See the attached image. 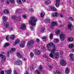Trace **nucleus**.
Masks as SVG:
<instances>
[{"label":"nucleus","instance_id":"nucleus-11","mask_svg":"<svg viewBox=\"0 0 74 74\" xmlns=\"http://www.w3.org/2000/svg\"><path fill=\"white\" fill-rule=\"evenodd\" d=\"M55 33L57 36H59L60 33V31L59 29H56L55 30Z\"/></svg>","mask_w":74,"mask_h":74},{"label":"nucleus","instance_id":"nucleus-13","mask_svg":"<svg viewBox=\"0 0 74 74\" xmlns=\"http://www.w3.org/2000/svg\"><path fill=\"white\" fill-rule=\"evenodd\" d=\"M58 25V23L56 21H53L51 23V25L52 26H57Z\"/></svg>","mask_w":74,"mask_h":74},{"label":"nucleus","instance_id":"nucleus-55","mask_svg":"<svg viewBox=\"0 0 74 74\" xmlns=\"http://www.w3.org/2000/svg\"><path fill=\"white\" fill-rule=\"evenodd\" d=\"M60 0H56V3H60Z\"/></svg>","mask_w":74,"mask_h":74},{"label":"nucleus","instance_id":"nucleus-3","mask_svg":"<svg viewBox=\"0 0 74 74\" xmlns=\"http://www.w3.org/2000/svg\"><path fill=\"white\" fill-rule=\"evenodd\" d=\"M34 40H30L27 42V46L28 47H30L34 45Z\"/></svg>","mask_w":74,"mask_h":74},{"label":"nucleus","instance_id":"nucleus-12","mask_svg":"<svg viewBox=\"0 0 74 74\" xmlns=\"http://www.w3.org/2000/svg\"><path fill=\"white\" fill-rule=\"evenodd\" d=\"M20 42V40L19 39H16V41H15V42L14 43L13 45H14V46H15L16 44H18L19 42Z\"/></svg>","mask_w":74,"mask_h":74},{"label":"nucleus","instance_id":"nucleus-31","mask_svg":"<svg viewBox=\"0 0 74 74\" xmlns=\"http://www.w3.org/2000/svg\"><path fill=\"white\" fill-rule=\"evenodd\" d=\"M51 3V1L48 0L45 1V4L47 5L49 4H50Z\"/></svg>","mask_w":74,"mask_h":74},{"label":"nucleus","instance_id":"nucleus-37","mask_svg":"<svg viewBox=\"0 0 74 74\" xmlns=\"http://www.w3.org/2000/svg\"><path fill=\"white\" fill-rule=\"evenodd\" d=\"M36 73L37 74H41V73L38 70H36L35 71Z\"/></svg>","mask_w":74,"mask_h":74},{"label":"nucleus","instance_id":"nucleus-32","mask_svg":"<svg viewBox=\"0 0 74 74\" xmlns=\"http://www.w3.org/2000/svg\"><path fill=\"white\" fill-rule=\"evenodd\" d=\"M42 65H40L39 68V71H42Z\"/></svg>","mask_w":74,"mask_h":74},{"label":"nucleus","instance_id":"nucleus-16","mask_svg":"<svg viewBox=\"0 0 74 74\" xmlns=\"http://www.w3.org/2000/svg\"><path fill=\"white\" fill-rule=\"evenodd\" d=\"M55 55V59L56 60L57 58L59 57V54L58 53H54Z\"/></svg>","mask_w":74,"mask_h":74},{"label":"nucleus","instance_id":"nucleus-57","mask_svg":"<svg viewBox=\"0 0 74 74\" xmlns=\"http://www.w3.org/2000/svg\"><path fill=\"white\" fill-rule=\"evenodd\" d=\"M70 60L72 62L73 61V58H70Z\"/></svg>","mask_w":74,"mask_h":74},{"label":"nucleus","instance_id":"nucleus-40","mask_svg":"<svg viewBox=\"0 0 74 74\" xmlns=\"http://www.w3.org/2000/svg\"><path fill=\"white\" fill-rule=\"evenodd\" d=\"M34 69V68H33V66H30V69L31 71L33 70Z\"/></svg>","mask_w":74,"mask_h":74},{"label":"nucleus","instance_id":"nucleus-28","mask_svg":"<svg viewBox=\"0 0 74 74\" xmlns=\"http://www.w3.org/2000/svg\"><path fill=\"white\" fill-rule=\"evenodd\" d=\"M69 73V69L68 68H66V69L65 74H68Z\"/></svg>","mask_w":74,"mask_h":74},{"label":"nucleus","instance_id":"nucleus-59","mask_svg":"<svg viewBox=\"0 0 74 74\" xmlns=\"http://www.w3.org/2000/svg\"><path fill=\"white\" fill-rule=\"evenodd\" d=\"M36 41L37 42H39L40 41V39L37 38L36 40Z\"/></svg>","mask_w":74,"mask_h":74},{"label":"nucleus","instance_id":"nucleus-35","mask_svg":"<svg viewBox=\"0 0 74 74\" xmlns=\"http://www.w3.org/2000/svg\"><path fill=\"white\" fill-rule=\"evenodd\" d=\"M54 42L56 43H57V42H59V40L58 39H56L54 40Z\"/></svg>","mask_w":74,"mask_h":74},{"label":"nucleus","instance_id":"nucleus-53","mask_svg":"<svg viewBox=\"0 0 74 74\" xmlns=\"http://www.w3.org/2000/svg\"><path fill=\"white\" fill-rule=\"evenodd\" d=\"M15 37V35L14 34H12L10 36V37Z\"/></svg>","mask_w":74,"mask_h":74},{"label":"nucleus","instance_id":"nucleus-8","mask_svg":"<svg viewBox=\"0 0 74 74\" xmlns=\"http://www.w3.org/2000/svg\"><path fill=\"white\" fill-rule=\"evenodd\" d=\"M60 63L62 66H64L66 65V62L63 60L61 61Z\"/></svg>","mask_w":74,"mask_h":74},{"label":"nucleus","instance_id":"nucleus-47","mask_svg":"<svg viewBox=\"0 0 74 74\" xmlns=\"http://www.w3.org/2000/svg\"><path fill=\"white\" fill-rule=\"evenodd\" d=\"M42 40L43 41H45L46 40V38L45 37H43L42 38Z\"/></svg>","mask_w":74,"mask_h":74},{"label":"nucleus","instance_id":"nucleus-42","mask_svg":"<svg viewBox=\"0 0 74 74\" xmlns=\"http://www.w3.org/2000/svg\"><path fill=\"white\" fill-rule=\"evenodd\" d=\"M9 1H10L11 3H14V0H8Z\"/></svg>","mask_w":74,"mask_h":74},{"label":"nucleus","instance_id":"nucleus-1","mask_svg":"<svg viewBox=\"0 0 74 74\" xmlns=\"http://www.w3.org/2000/svg\"><path fill=\"white\" fill-rule=\"evenodd\" d=\"M53 45V43L52 42H50L47 45L48 51H50L51 53H54L56 50L55 47Z\"/></svg>","mask_w":74,"mask_h":74},{"label":"nucleus","instance_id":"nucleus-39","mask_svg":"<svg viewBox=\"0 0 74 74\" xmlns=\"http://www.w3.org/2000/svg\"><path fill=\"white\" fill-rule=\"evenodd\" d=\"M60 3H59L58 2H56V7H59V5H60Z\"/></svg>","mask_w":74,"mask_h":74},{"label":"nucleus","instance_id":"nucleus-52","mask_svg":"<svg viewBox=\"0 0 74 74\" xmlns=\"http://www.w3.org/2000/svg\"><path fill=\"white\" fill-rule=\"evenodd\" d=\"M53 37V34H51L49 35V37Z\"/></svg>","mask_w":74,"mask_h":74},{"label":"nucleus","instance_id":"nucleus-5","mask_svg":"<svg viewBox=\"0 0 74 74\" xmlns=\"http://www.w3.org/2000/svg\"><path fill=\"white\" fill-rule=\"evenodd\" d=\"M0 56H1V57H2V63H4L6 59V57H5V56L2 54H0Z\"/></svg>","mask_w":74,"mask_h":74},{"label":"nucleus","instance_id":"nucleus-50","mask_svg":"<svg viewBox=\"0 0 74 74\" xmlns=\"http://www.w3.org/2000/svg\"><path fill=\"white\" fill-rule=\"evenodd\" d=\"M11 18L12 19H15L16 17L14 15L12 16Z\"/></svg>","mask_w":74,"mask_h":74},{"label":"nucleus","instance_id":"nucleus-56","mask_svg":"<svg viewBox=\"0 0 74 74\" xmlns=\"http://www.w3.org/2000/svg\"><path fill=\"white\" fill-rule=\"evenodd\" d=\"M42 49L43 50V51H45V49L44 48V47H42Z\"/></svg>","mask_w":74,"mask_h":74},{"label":"nucleus","instance_id":"nucleus-34","mask_svg":"<svg viewBox=\"0 0 74 74\" xmlns=\"http://www.w3.org/2000/svg\"><path fill=\"white\" fill-rule=\"evenodd\" d=\"M30 56L32 58H33V56H34V53H33V52H31L30 53Z\"/></svg>","mask_w":74,"mask_h":74},{"label":"nucleus","instance_id":"nucleus-10","mask_svg":"<svg viewBox=\"0 0 74 74\" xmlns=\"http://www.w3.org/2000/svg\"><path fill=\"white\" fill-rule=\"evenodd\" d=\"M52 15L53 17H55V16L58 17L59 16V14L58 12H56L55 13L52 14Z\"/></svg>","mask_w":74,"mask_h":74},{"label":"nucleus","instance_id":"nucleus-36","mask_svg":"<svg viewBox=\"0 0 74 74\" xmlns=\"http://www.w3.org/2000/svg\"><path fill=\"white\" fill-rule=\"evenodd\" d=\"M44 30H45V28L42 27L41 29L40 32L41 33H43L44 32Z\"/></svg>","mask_w":74,"mask_h":74},{"label":"nucleus","instance_id":"nucleus-18","mask_svg":"<svg viewBox=\"0 0 74 74\" xmlns=\"http://www.w3.org/2000/svg\"><path fill=\"white\" fill-rule=\"evenodd\" d=\"M45 12H44V11H42L40 13V16L41 18H43L45 16Z\"/></svg>","mask_w":74,"mask_h":74},{"label":"nucleus","instance_id":"nucleus-43","mask_svg":"<svg viewBox=\"0 0 74 74\" xmlns=\"http://www.w3.org/2000/svg\"><path fill=\"white\" fill-rule=\"evenodd\" d=\"M29 11L31 12H34V10L33 8H31L30 10Z\"/></svg>","mask_w":74,"mask_h":74},{"label":"nucleus","instance_id":"nucleus-54","mask_svg":"<svg viewBox=\"0 0 74 74\" xmlns=\"http://www.w3.org/2000/svg\"><path fill=\"white\" fill-rule=\"evenodd\" d=\"M9 29L10 31H12L13 30V28H12V27L10 28Z\"/></svg>","mask_w":74,"mask_h":74},{"label":"nucleus","instance_id":"nucleus-6","mask_svg":"<svg viewBox=\"0 0 74 74\" xmlns=\"http://www.w3.org/2000/svg\"><path fill=\"white\" fill-rule=\"evenodd\" d=\"M34 52L36 55H39L41 54V51L39 50L35 49L34 51Z\"/></svg>","mask_w":74,"mask_h":74},{"label":"nucleus","instance_id":"nucleus-49","mask_svg":"<svg viewBox=\"0 0 74 74\" xmlns=\"http://www.w3.org/2000/svg\"><path fill=\"white\" fill-rule=\"evenodd\" d=\"M4 74V71H2L1 72V74Z\"/></svg>","mask_w":74,"mask_h":74},{"label":"nucleus","instance_id":"nucleus-20","mask_svg":"<svg viewBox=\"0 0 74 74\" xmlns=\"http://www.w3.org/2000/svg\"><path fill=\"white\" fill-rule=\"evenodd\" d=\"M49 8L50 10H53V11H57L56 8H55L54 7H53L51 6L49 7Z\"/></svg>","mask_w":74,"mask_h":74},{"label":"nucleus","instance_id":"nucleus-25","mask_svg":"<svg viewBox=\"0 0 74 74\" xmlns=\"http://www.w3.org/2000/svg\"><path fill=\"white\" fill-rule=\"evenodd\" d=\"M17 55L18 57V58H23V56L21 55V53H17Z\"/></svg>","mask_w":74,"mask_h":74},{"label":"nucleus","instance_id":"nucleus-24","mask_svg":"<svg viewBox=\"0 0 74 74\" xmlns=\"http://www.w3.org/2000/svg\"><path fill=\"white\" fill-rule=\"evenodd\" d=\"M69 48L70 49H71V48H74V45L73 44H70L68 46Z\"/></svg>","mask_w":74,"mask_h":74},{"label":"nucleus","instance_id":"nucleus-41","mask_svg":"<svg viewBox=\"0 0 74 74\" xmlns=\"http://www.w3.org/2000/svg\"><path fill=\"white\" fill-rule=\"evenodd\" d=\"M49 56L50 57H51V58H53V54L52 53H50V54H49Z\"/></svg>","mask_w":74,"mask_h":74},{"label":"nucleus","instance_id":"nucleus-58","mask_svg":"<svg viewBox=\"0 0 74 74\" xmlns=\"http://www.w3.org/2000/svg\"><path fill=\"white\" fill-rule=\"evenodd\" d=\"M6 4H9V3H10V1H6Z\"/></svg>","mask_w":74,"mask_h":74},{"label":"nucleus","instance_id":"nucleus-33","mask_svg":"<svg viewBox=\"0 0 74 74\" xmlns=\"http://www.w3.org/2000/svg\"><path fill=\"white\" fill-rule=\"evenodd\" d=\"M4 14H9V12L7 10H5L3 11Z\"/></svg>","mask_w":74,"mask_h":74},{"label":"nucleus","instance_id":"nucleus-60","mask_svg":"<svg viewBox=\"0 0 74 74\" xmlns=\"http://www.w3.org/2000/svg\"><path fill=\"white\" fill-rule=\"evenodd\" d=\"M10 39L12 40H14L15 39V38L14 37H10Z\"/></svg>","mask_w":74,"mask_h":74},{"label":"nucleus","instance_id":"nucleus-64","mask_svg":"<svg viewBox=\"0 0 74 74\" xmlns=\"http://www.w3.org/2000/svg\"><path fill=\"white\" fill-rule=\"evenodd\" d=\"M25 74H29V73H28V72H27V71H26L25 72Z\"/></svg>","mask_w":74,"mask_h":74},{"label":"nucleus","instance_id":"nucleus-14","mask_svg":"<svg viewBox=\"0 0 74 74\" xmlns=\"http://www.w3.org/2000/svg\"><path fill=\"white\" fill-rule=\"evenodd\" d=\"M3 26L4 28H5V29L8 28V27H9V23L6 22L3 25Z\"/></svg>","mask_w":74,"mask_h":74},{"label":"nucleus","instance_id":"nucleus-30","mask_svg":"<svg viewBox=\"0 0 74 74\" xmlns=\"http://www.w3.org/2000/svg\"><path fill=\"white\" fill-rule=\"evenodd\" d=\"M3 19L5 22H6L7 20V18L5 16H3Z\"/></svg>","mask_w":74,"mask_h":74},{"label":"nucleus","instance_id":"nucleus-44","mask_svg":"<svg viewBox=\"0 0 74 74\" xmlns=\"http://www.w3.org/2000/svg\"><path fill=\"white\" fill-rule=\"evenodd\" d=\"M23 17L24 19H26V18H27V17H26V15H23Z\"/></svg>","mask_w":74,"mask_h":74},{"label":"nucleus","instance_id":"nucleus-63","mask_svg":"<svg viewBox=\"0 0 74 74\" xmlns=\"http://www.w3.org/2000/svg\"><path fill=\"white\" fill-rule=\"evenodd\" d=\"M6 39L7 41H8L9 40V38L8 37H6Z\"/></svg>","mask_w":74,"mask_h":74},{"label":"nucleus","instance_id":"nucleus-29","mask_svg":"<svg viewBox=\"0 0 74 74\" xmlns=\"http://www.w3.org/2000/svg\"><path fill=\"white\" fill-rule=\"evenodd\" d=\"M45 22H46V23H49V22H50V19L49 18H46L45 19Z\"/></svg>","mask_w":74,"mask_h":74},{"label":"nucleus","instance_id":"nucleus-17","mask_svg":"<svg viewBox=\"0 0 74 74\" xmlns=\"http://www.w3.org/2000/svg\"><path fill=\"white\" fill-rule=\"evenodd\" d=\"M67 27L68 29H71V28L72 27V25L71 24L70 22H69L67 24Z\"/></svg>","mask_w":74,"mask_h":74},{"label":"nucleus","instance_id":"nucleus-4","mask_svg":"<svg viewBox=\"0 0 74 74\" xmlns=\"http://www.w3.org/2000/svg\"><path fill=\"white\" fill-rule=\"evenodd\" d=\"M26 45V42L25 41H22L21 42V44L19 45L21 48H25Z\"/></svg>","mask_w":74,"mask_h":74},{"label":"nucleus","instance_id":"nucleus-7","mask_svg":"<svg viewBox=\"0 0 74 74\" xmlns=\"http://www.w3.org/2000/svg\"><path fill=\"white\" fill-rule=\"evenodd\" d=\"M16 49L15 48H11L10 51H8L7 52V54L8 55H10V53H12L13 52H14V51Z\"/></svg>","mask_w":74,"mask_h":74},{"label":"nucleus","instance_id":"nucleus-38","mask_svg":"<svg viewBox=\"0 0 74 74\" xmlns=\"http://www.w3.org/2000/svg\"><path fill=\"white\" fill-rule=\"evenodd\" d=\"M47 66H49L50 69H52V66L51 65V64H50L48 63L47 64Z\"/></svg>","mask_w":74,"mask_h":74},{"label":"nucleus","instance_id":"nucleus-19","mask_svg":"<svg viewBox=\"0 0 74 74\" xmlns=\"http://www.w3.org/2000/svg\"><path fill=\"white\" fill-rule=\"evenodd\" d=\"M11 72H12L11 69L8 70L7 71H5V73L6 74H10L11 73Z\"/></svg>","mask_w":74,"mask_h":74},{"label":"nucleus","instance_id":"nucleus-2","mask_svg":"<svg viewBox=\"0 0 74 74\" xmlns=\"http://www.w3.org/2000/svg\"><path fill=\"white\" fill-rule=\"evenodd\" d=\"M30 19L29 21V22L32 26H33L36 25V22L37 21L34 17H30Z\"/></svg>","mask_w":74,"mask_h":74},{"label":"nucleus","instance_id":"nucleus-21","mask_svg":"<svg viewBox=\"0 0 74 74\" xmlns=\"http://www.w3.org/2000/svg\"><path fill=\"white\" fill-rule=\"evenodd\" d=\"M43 57L44 58H47V60L49 59V57L47 55V54H43Z\"/></svg>","mask_w":74,"mask_h":74},{"label":"nucleus","instance_id":"nucleus-48","mask_svg":"<svg viewBox=\"0 0 74 74\" xmlns=\"http://www.w3.org/2000/svg\"><path fill=\"white\" fill-rule=\"evenodd\" d=\"M17 1L18 3H19L20 4L21 3V0H17Z\"/></svg>","mask_w":74,"mask_h":74},{"label":"nucleus","instance_id":"nucleus-9","mask_svg":"<svg viewBox=\"0 0 74 74\" xmlns=\"http://www.w3.org/2000/svg\"><path fill=\"white\" fill-rule=\"evenodd\" d=\"M20 29H23V30H25L26 29V26L25 24L23 23L22 24V26L20 27Z\"/></svg>","mask_w":74,"mask_h":74},{"label":"nucleus","instance_id":"nucleus-27","mask_svg":"<svg viewBox=\"0 0 74 74\" xmlns=\"http://www.w3.org/2000/svg\"><path fill=\"white\" fill-rule=\"evenodd\" d=\"M54 73L55 74H60V72L58 70H56L54 71Z\"/></svg>","mask_w":74,"mask_h":74},{"label":"nucleus","instance_id":"nucleus-26","mask_svg":"<svg viewBox=\"0 0 74 74\" xmlns=\"http://www.w3.org/2000/svg\"><path fill=\"white\" fill-rule=\"evenodd\" d=\"M60 37H66V35L63 33L61 32L60 34Z\"/></svg>","mask_w":74,"mask_h":74},{"label":"nucleus","instance_id":"nucleus-51","mask_svg":"<svg viewBox=\"0 0 74 74\" xmlns=\"http://www.w3.org/2000/svg\"><path fill=\"white\" fill-rule=\"evenodd\" d=\"M60 38L62 41H64V37H61Z\"/></svg>","mask_w":74,"mask_h":74},{"label":"nucleus","instance_id":"nucleus-45","mask_svg":"<svg viewBox=\"0 0 74 74\" xmlns=\"http://www.w3.org/2000/svg\"><path fill=\"white\" fill-rule=\"evenodd\" d=\"M69 20H71V21H73L74 19H73V18H72L71 17H70L69 18Z\"/></svg>","mask_w":74,"mask_h":74},{"label":"nucleus","instance_id":"nucleus-15","mask_svg":"<svg viewBox=\"0 0 74 74\" xmlns=\"http://www.w3.org/2000/svg\"><path fill=\"white\" fill-rule=\"evenodd\" d=\"M16 64H18V65H20L22 64V62L21 60H18L16 61Z\"/></svg>","mask_w":74,"mask_h":74},{"label":"nucleus","instance_id":"nucleus-46","mask_svg":"<svg viewBox=\"0 0 74 74\" xmlns=\"http://www.w3.org/2000/svg\"><path fill=\"white\" fill-rule=\"evenodd\" d=\"M73 53H71L69 55V57L70 58H73Z\"/></svg>","mask_w":74,"mask_h":74},{"label":"nucleus","instance_id":"nucleus-22","mask_svg":"<svg viewBox=\"0 0 74 74\" xmlns=\"http://www.w3.org/2000/svg\"><path fill=\"white\" fill-rule=\"evenodd\" d=\"M10 45V44L9 42H6L5 44L4 47V48H7V47H8Z\"/></svg>","mask_w":74,"mask_h":74},{"label":"nucleus","instance_id":"nucleus-62","mask_svg":"<svg viewBox=\"0 0 74 74\" xmlns=\"http://www.w3.org/2000/svg\"><path fill=\"white\" fill-rule=\"evenodd\" d=\"M31 29H32V31H33L34 30V28H33V27H31Z\"/></svg>","mask_w":74,"mask_h":74},{"label":"nucleus","instance_id":"nucleus-61","mask_svg":"<svg viewBox=\"0 0 74 74\" xmlns=\"http://www.w3.org/2000/svg\"><path fill=\"white\" fill-rule=\"evenodd\" d=\"M14 74H17L16 71V70H15L14 71Z\"/></svg>","mask_w":74,"mask_h":74},{"label":"nucleus","instance_id":"nucleus-23","mask_svg":"<svg viewBox=\"0 0 74 74\" xmlns=\"http://www.w3.org/2000/svg\"><path fill=\"white\" fill-rule=\"evenodd\" d=\"M74 40V39L73 38H68L67 40L69 42H72Z\"/></svg>","mask_w":74,"mask_h":74}]
</instances>
